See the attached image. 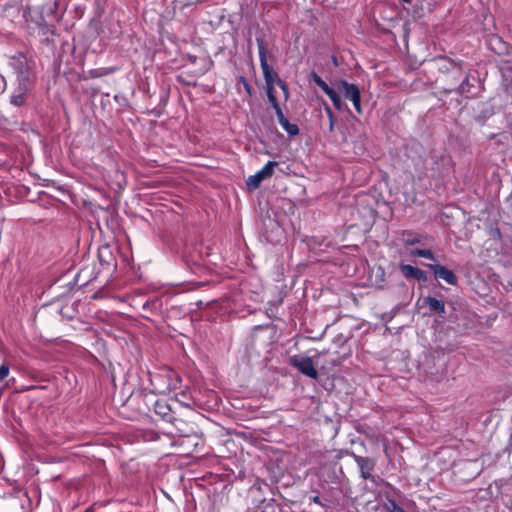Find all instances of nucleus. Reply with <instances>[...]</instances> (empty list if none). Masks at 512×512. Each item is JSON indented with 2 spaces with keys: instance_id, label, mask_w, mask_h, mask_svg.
Returning a JSON list of instances; mask_svg holds the SVG:
<instances>
[{
  "instance_id": "obj_8",
  "label": "nucleus",
  "mask_w": 512,
  "mask_h": 512,
  "mask_svg": "<svg viewBox=\"0 0 512 512\" xmlns=\"http://www.w3.org/2000/svg\"><path fill=\"white\" fill-rule=\"evenodd\" d=\"M428 267L433 272L436 278L442 279L450 285L457 284V277L455 276L453 271L449 270L445 266L440 264H429Z\"/></svg>"
},
{
  "instance_id": "obj_26",
  "label": "nucleus",
  "mask_w": 512,
  "mask_h": 512,
  "mask_svg": "<svg viewBox=\"0 0 512 512\" xmlns=\"http://www.w3.org/2000/svg\"><path fill=\"white\" fill-rule=\"evenodd\" d=\"M334 130V118L329 120V131L332 132Z\"/></svg>"
},
{
  "instance_id": "obj_11",
  "label": "nucleus",
  "mask_w": 512,
  "mask_h": 512,
  "mask_svg": "<svg viewBox=\"0 0 512 512\" xmlns=\"http://www.w3.org/2000/svg\"><path fill=\"white\" fill-rule=\"evenodd\" d=\"M277 119L281 127L286 131L289 136H296L299 134V128L296 124H292L285 117L283 111H279Z\"/></svg>"
},
{
  "instance_id": "obj_25",
  "label": "nucleus",
  "mask_w": 512,
  "mask_h": 512,
  "mask_svg": "<svg viewBox=\"0 0 512 512\" xmlns=\"http://www.w3.org/2000/svg\"><path fill=\"white\" fill-rule=\"evenodd\" d=\"M311 500H312L314 503H316V504H318V505L323 506V504H322L321 499H320V497H319V496H314V497H312V499H311Z\"/></svg>"
},
{
  "instance_id": "obj_18",
  "label": "nucleus",
  "mask_w": 512,
  "mask_h": 512,
  "mask_svg": "<svg viewBox=\"0 0 512 512\" xmlns=\"http://www.w3.org/2000/svg\"><path fill=\"white\" fill-rule=\"evenodd\" d=\"M268 100L270 104L272 105L273 109L275 110L276 115H278L279 111H282L279 102L277 100V97L275 95V91L273 90H266Z\"/></svg>"
},
{
  "instance_id": "obj_10",
  "label": "nucleus",
  "mask_w": 512,
  "mask_h": 512,
  "mask_svg": "<svg viewBox=\"0 0 512 512\" xmlns=\"http://www.w3.org/2000/svg\"><path fill=\"white\" fill-rule=\"evenodd\" d=\"M400 271L402 273V275L406 278V279H416L420 282H426L427 281V275L426 273L417 268V267H414L412 265H409V264H401L400 265Z\"/></svg>"
},
{
  "instance_id": "obj_22",
  "label": "nucleus",
  "mask_w": 512,
  "mask_h": 512,
  "mask_svg": "<svg viewBox=\"0 0 512 512\" xmlns=\"http://www.w3.org/2000/svg\"><path fill=\"white\" fill-rule=\"evenodd\" d=\"M278 86L282 89L284 96L287 99L289 96V89H288L287 84L283 80H279Z\"/></svg>"
},
{
  "instance_id": "obj_23",
  "label": "nucleus",
  "mask_w": 512,
  "mask_h": 512,
  "mask_svg": "<svg viewBox=\"0 0 512 512\" xmlns=\"http://www.w3.org/2000/svg\"><path fill=\"white\" fill-rule=\"evenodd\" d=\"M240 82H242L244 84V87H245L246 91L250 94L251 93V88H250L249 83L246 81V79L244 77H241L240 78Z\"/></svg>"
},
{
  "instance_id": "obj_13",
  "label": "nucleus",
  "mask_w": 512,
  "mask_h": 512,
  "mask_svg": "<svg viewBox=\"0 0 512 512\" xmlns=\"http://www.w3.org/2000/svg\"><path fill=\"white\" fill-rule=\"evenodd\" d=\"M425 304L429 307V309L431 311H434L437 313L445 312V303L442 300H439V299L429 296V297L425 298Z\"/></svg>"
},
{
  "instance_id": "obj_14",
  "label": "nucleus",
  "mask_w": 512,
  "mask_h": 512,
  "mask_svg": "<svg viewBox=\"0 0 512 512\" xmlns=\"http://www.w3.org/2000/svg\"><path fill=\"white\" fill-rule=\"evenodd\" d=\"M402 240L405 245H415L421 243L422 235L410 230L402 232Z\"/></svg>"
},
{
  "instance_id": "obj_4",
  "label": "nucleus",
  "mask_w": 512,
  "mask_h": 512,
  "mask_svg": "<svg viewBox=\"0 0 512 512\" xmlns=\"http://www.w3.org/2000/svg\"><path fill=\"white\" fill-rule=\"evenodd\" d=\"M289 363L298 369L303 375L311 378V379H317L318 378V372L314 367L313 361L308 356H302V355H294L289 357Z\"/></svg>"
},
{
  "instance_id": "obj_7",
  "label": "nucleus",
  "mask_w": 512,
  "mask_h": 512,
  "mask_svg": "<svg viewBox=\"0 0 512 512\" xmlns=\"http://www.w3.org/2000/svg\"><path fill=\"white\" fill-rule=\"evenodd\" d=\"M310 79L330 98L337 110H342L343 103L339 94L331 88L316 72H311Z\"/></svg>"
},
{
  "instance_id": "obj_17",
  "label": "nucleus",
  "mask_w": 512,
  "mask_h": 512,
  "mask_svg": "<svg viewBox=\"0 0 512 512\" xmlns=\"http://www.w3.org/2000/svg\"><path fill=\"white\" fill-rule=\"evenodd\" d=\"M410 255L413 257H424L426 259L434 260V253L429 249H412Z\"/></svg>"
},
{
  "instance_id": "obj_1",
  "label": "nucleus",
  "mask_w": 512,
  "mask_h": 512,
  "mask_svg": "<svg viewBox=\"0 0 512 512\" xmlns=\"http://www.w3.org/2000/svg\"><path fill=\"white\" fill-rule=\"evenodd\" d=\"M260 66L263 72L266 90H273L275 84H279L280 77L268 64L265 41L263 38H256Z\"/></svg>"
},
{
  "instance_id": "obj_16",
  "label": "nucleus",
  "mask_w": 512,
  "mask_h": 512,
  "mask_svg": "<svg viewBox=\"0 0 512 512\" xmlns=\"http://www.w3.org/2000/svg\"><path fill=\"white\" fill-rule=\"evenodd\" d=\"M200 442L201 439L196 434L185 435L180 445L187 444L188 446H193L194 448L191 451H194L199 446Z\"/></svg>"
},
{
  "instance_id": "obj_5",
  "label": "nucleus",
  "mask_w": 512,
  "mask_h": 512,
  "mask_svg": "<svg viewBox=\"0 0 512 512\" xmlns=\"http://www.w3.org/2000/svg\"><path fill=\"white\" fill-rule=\"evenodd\" d=\"M278 166L276 161H268L262 169L256 172L254 175L248 177L246 185L249 190L257 189L261 182L267 178H270L274 173V168Z\"/></svg>"
},
{
  "instance_id": "obj_27",
  "label": "nucleus",
  "mask_w": 512,
  "mask_h": 512,
  "mask_svg": "<svg viewBox=\"0 0 512 512\" xmlns=\"http://www.w3.org/2000/svg\"><path fill=\"white\" fill-rule=\"evenodd\" d=\"M188 58H189V60H190V62H191V63H193V64H194V63H196V60H197V57H196V56H194V55H188Z\"/></svg>"
},
{
  "instance_id": "obj_19",
  "label": "nucleus",
  "mask_w": 512,
  "mask_h": 512,
  "mask_svg": "<svg viewBox=\"0 0 512 512\" xmlns=\"http://www.w3.org/2000/svg\"><path fill=\"white\" fill-rule=\"evenodd\" d=\"M383 507L388 512H406L403 508H401L395 500L388 499L384 504Z\"/></svg>"
},
{
  "instance_id": "obj_24",
  "label": "nucleus",
  "mask_w": 512,
  "mask_h": 512,
  "mask_svg": "<svg viewBox=\"0 0 512 512\" xmlns=\"http://www.w3.org/2000/svg\"><path fill=\"white\" fill-rule=\"evenodd\" d=\"M325 112H326L329 120L334 118V115H333V112H332L331 108L329 106H327V105L325 106Z\"/></svg>"
},
{
  "instance_id": "obj_3",
  "label": "nucleus",
  "mask_w": 512,
  "mask_h": 512,
  "mask_svg": "<svg viewBox=\"0 0 512 512\" xmlns=\"http://www.w3.org/2000/svg\"><path fill=\"white\" fill-rule=\"evenodd\" d=\"M335 85L337 89L343 94L344 98L352 102L357 113L361 114V93L357 85L349 83L343 79L337 80Z\"/></svg>"
},
{
  "instance_id": "obj_6",
  "label": "nucleus",
  "mask_w": 512,
  "mask_h": 512,
  "mask_svg": "<svg viewBox=\"0 0 512 512\" xmlns=\"http://www.w3.org/2000/svg\"><path fill=\"white\" fill-rule=\"evenodd\" d=\"M18 81L19 85L13 91L10 98V103L14 106L20 107L23 106L26 102V95L30 87V79L28 75L20 73L18 75Z\"/></svg>"
},
{
  "instance_id": "obj_20",
  "label": "nucleus",
  "mask_w": 512,
  "mask_h": 512,
  "mask_svg": "<svg viewBox=\"0 0 512 512\" xmlns=\"http://www.w3.org/2000/svg\"><path fill=\"white\" fill-rule=\"evenodd\" d=\"M155 412L161 415L163 418H166L170 416V407L165 403L157 401L155 404Z\"/></svg>"
},
{
  "instance_id": "obj_9",
  "label": "nucleus",
  "mask_w": 512,
  "mask_h": 512,
  "mask_svg": "<svg viewBox=\"0 0 512 512\" xmlns=\"http://www.w3.org/2000/svg\"><path fill=\"white\" fill-rule=\"evenodd\" d=\"M356 464L358 465L361 477L365 480L372 478V472L375 467V462L369 457H363L356 454L352 455Z\"/></svg>"
},
{
  "instance_id": "obj_15",
  "label": "nucleus",
  "mask_w": 512,
  "mask_h": 512,
  "mask_svg": "<svg viewBox=\"0 0 512 512\" xmlns=\"http://www.w3.org/2000/svg\"><path fill=\"white\" fill-rule=\"evenodd\" d=\"M472 87H473V84H471L469 82L468 76L463 74V77L460 80L459 84L456 86L455 91L461 95H466V94L470 93Z\"/></svg>"
},
{
  "instance_id": "obj_2",
  "label": "nucleus",
  "mask_w": 512,
  "mask_h": 512,
  "mask_svg": "<svg viewBox=\"0 0 512 512\" xmlns=\"http://www.w3.org/2000/svg\"><path fill=\"white\" fill-rule=\"evenodd\" d=\"M439 69L447 73L445 78L449 80L448 85L443 87L444 92L451 93L455 91L456 86L459 84L464 74L462 66L451 61H443V64L439 67Z\"/></svg>"
},
{
  "instance_id": "obj_12",
  "label": "nucleus",
  "mask_w": 512,
  "mask_h": 512,
  "mask_svg": "<svg viewBox=\"0 0 512 512\" xmlns=\"http://www.w3.org/2000/svg\"><path fill=\"white\" fill-rule=\"evenodd\" d=\"M152 384L154 386V390L160 394H167L172 390L171 383L167 382L160 375L154 376V378L152 379Z\"/></svg>"
},
{
  "instance_id": "obj_21",
  "label": "nucleus",
  "mask_w": 512,
  "mask_h": 512,
  "mask_svg": "<svg viewBox=\"0 0 512 512\" xmlns=\"http://www.w3.org/2000/svg\"><path fill=\"white\" fill-rule=\"evenodd\" d=\"M9 372H10L9 365L7 363H3L0 366V381L4 380L9 375Z\"/></svg>"
}]
</instances>
